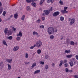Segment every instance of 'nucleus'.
Here are the masks:
<instances>
[{
    "mask_svg": "<svg viewBox=\"0 0 78 78\" xmlns=\"http://www.w3.org/2000/svg\"><path fill=\"white\" fill-rule=\"evenodd\" d=\"M73 56V55H67L66 56V58H71V57H72V56Z\"/></svg>",
    "mask_w": 78,
    "mask_h": 78,
    "instance_id": "a211bd4d",
    "label": "nucleus"
},
{
    "mask_svg": "<svg viewBox=\"0 0 78 78\" xmlns=\"http://www.w3.org/2000/svg\"><path fill=\"white\" fill-rule=\"evenodd\" d=\"M59 3L61 5H64V2L61 0H60L59 1Z\"/></svg>",
    "mask_w": 78,
    "mask_h": 78,
    "instance_id": "5701e85b",
    "label": "nucleus"
},
{
    "mask_svg": "<svg viewBox=\"0 0 78 78\" xmlns=\"http://www.w3.org/2000/svg\"><path fill=\"white\" fill-rule=\"evenodd\" d=\"M45 18L44 17H42V21H44L45 20Z\"/></svg>",
    "mask_w": 78,
    "mask_h": 78,
    "instance_id": "8fccbe9b",
    "label": "nucleus"
},
{
    "mask_svg": "<svg viewBox=\"0 0 78 78\" xmlns=\"http://www.w3.org/2000/svg\"><path fill=\"white\" fill-rule=\"evenodd\" d=\"M76 58L78 60V55H76Z\"/></svg>",
    "mask_w": 78,
    "mask_h": 78,
    "instance_id": "6e6d98bb",
    "label": "nucleus"
},
{
    "mask_svg": "<svg viewBox=\"0 0 78 78\" xmlns=\"http://www.w3.org/2000/svg\"><path fill=\"white\" fill-rule=\"evenodd\" d=\"M26 9L27 10V11H31V8L29 6H27V7Z\"/></svg>",
    "mask_w": 78,
    "mask_h": 78,
    "instance_id": "1a4fd4ad",
    "label": "nucleus"
},
{
    "mask_svg": "<svg viewBox=\"0 0 78 78\" xmlns=\"http://www.w3.org/2000/svg\"><path fill=\"white\" fill-rule=\"evenodd\" d=\"M64 38V37L63 36H62V38H61V40H62Z\"/></svg>",
    "mask_w": 78,
    "mask_h": 78,
    "instance_id": "e2e57ef3",
    "label": "nucleus"
},
{
    "mask_svg": "<svg viewBox=\"0 0 78 78\" xmlns=\"http://www.w3.org/2000/svg\"><path fill=\"white\" fill-rule=\"evenodd\" d=\"M50 11V12L53 10V7H51L49 9V10Z\"/></svg>",
    "mask_w": 78,
    "mask_h": 78,
    "instance_id": "3c124183",
    "label": "nucleus"
},
{
    "mask_svg": "<svg viewBox=\"0 0 78 78\" xmlns=\"http://www.w3.org/2000/svg\"><path fill=\"white\" fill-rule=\"evenodd\" d=\"M20 36V37L22 36V32L20 31L19 33L17 34V36Z\"/></svg>",
    "mask_w": 78,
    "mask_h": 78,
    "instance_id": "9d476101",
    "label": "nucleus"
},
{
    "mask_svg": "<svg viewBox=\"0 0 78 78\" xmlns=\"http://www.w3.org/2000/svg\"><path fill=\"white\" fill-rule=\"evenodd\" d=\"M50 38L51 39H54V36L53 35H51L50 36Z\"/></svg>",
    "mask_w": 78,
    "mask_h": 78,
    "instance_id": "72a5a7b5",
    "label": "nucleus"
},
{
    "mask_svg": "<svg viewBox=\"0 0 78 78\" xmlns=\"http://www.w3.org/2000/svg\"><path fill=\"white\" fill-rule=\"evenodd\" d=\"M33 35H35V34H36V35H37V36H38V33H37L36 31L33 32Z\"/></svg>",
    "mask_w": 78,
    "mask_h": 78,
    "instance_id": "412c9836",
    "label": "nucleus"
},
{
    "mask_svg": "<svg viewBox=\"0 0 78 78\" xmlns=\"http://www.w3.org/2000/svg\"><path fill=\"white\" fill-rule=\"evenodd\" d=\"M45 1V0H41V1L40 2V5H41V4H42Z\"/></svg>",
    "mask_w": 78,
    "mask_h": 78,
    "instance_id": "cd10ccee",
    "label": "nucleus"
},
{
    "mask_svg": "<svg viewBox=\"0 0 78 78\" xmlns=\"http://www.w3.org/2000/svg\"><path fill=\"white\" fill-rule=\"evenodd\" d=\"M8 39L9 40H11L12 39V36H10L8 37Z\"/></svg>",
    "mask_w": 78,
    "mask_h": 78,
    "instance_id": "2f4dec72",
    "label": "nucleus"
},
{
    "mask_svg": "<svg viewBox=\"0 0 78 78\" xmlns=\"http://www.w3.org/2000/svg\"><path fill=\"white\" fill-rule=\"evenodd\" d=\"M19 49V46H16L13 49V50L15 51H16L18 50Z\"/></svg>",
    "mask_w": 78,
    "mask_h": 78,
    "instance_id": "39448f33",
    "label": "nucleus"
},
{
    "mask_svg": "<svg viewBox=\"0 0 78 78\" xmlns=\"http://www.w3.org/2000/svg\"><path fill=\"white\" fill-rule=\"evenodd\" d=\"M6 61L8 62L9 63H11L12 61V59H8L6 60Z\"/></svg>",
    "mask_w": 78,
    "mask_h": 78,
    "instance_id": "9b49d317",
    "label": "nucleus"
},
{
    "mask_svg": "<svg viewBox=\"0 0 78 78\" xmlns=\"http://www.w3.org/2000/svg\"><path fill=\"white\" fill-rule=\"evenodd\" d=\"M69 64H70L71 67H73V61H72L69 62Z\"/></svg>",
    "mask_w": 78,
    "mask_h": 78,
    "instance_id": "f3484780",
    "label": "nucleus"
},
{
    "mask_svg": "<svg viewBox=\"0 0 78 78\" xmlns=\"http://www.w3.org/2000/svg\"><path fill=\"white\" fill-rule=\"evenodd\" d=\"M40 64H41L42 65H44V62L41 61L40 62Z\"/></svg>",
    "mask_w": 78,
    "mask_h": 78,
    "instance_id": "f704fd0d",
    "label": "nucleus"
},
{
    "mask_svg": "<svg viewBox=\"0 0 78 78\" xmlns=\"http://www.w3.org/2000/svg\"><path fill=\"white\" fill-rule=\"evenodd\" d=\"M67 8H68V7H65L64 8V10L65 11H66Z\"/></svg>",
    "mask_w": 78,
    "mask_h": 78,
    "instance_id": "a19ab883",
    "label": "nucleus"
},
{
    "mask_svg": "<svg viewBox=\"0 0 78 78\" xmlns=\"http://www.w3.org/2000/svg\"><path fill=\"white\" fill-rule=\"evenodd\" d=\"M41 53V49H38L37 50V53L38 54H40Z\"/></svg>",
    "mask_w": 78,
    "mask_h": 78,
    "instance_id": "bb28decb",
    "label": "nucleus"
},
{
    "mask_svg": "<svg viewBox=\"0 0 78 78\" xmlns=\"http://www.w3.org/2000/svg\"><path fill=\"white\" fill-rule=\"evenodd\" d=\"M3 64V62L2 61H1L0 62V67H1V66H2Z\"/></svg>",
    "mask_w": 78,
    "mask_h": 78,
    "instance_id": "4c0bfd02",
    "label": "nucleus"
},
{
    "mask_svg": "<svg viewBox=\"0 0 78 78\" xmlns=\"http://www.w3.org/2000/svg\"><path fill=\"white\" fill-rule=\"evenodd\" d=\"M36 66V63L35 62L32 65V66L31 67L30 69H33Z\"/></svg>",
    "mask_w": 78,
    "mask_h": 78,
    "instance_id": "0eeeda50",
    "label": "nucleus"
},
{
    "mask_svg": "<svg viewBox=\"0 0 78 78\" xmlns=\"http://www.w3.org/2000/svg\"><path fill=\"white\" fill-rule=\"evenodd\" d=\"M47 2L48 3H50V2H51V0H48L47 1Z\"/></svg>",
    "mask_w": 78,
    "mask_h": 78,
    "instance_id": "052dcab7",
    "label": "nucleus"
},
{
    "mask_svg": "<svg viewBox=\"0 0 78 78\" xmlns=\"http://www.w3.org/2000/svg\"><path fill=\"white\" fill-rule=\"evenodd\" d=\"M12 16H13V15H12L11 16H10V17H10V19H11V18H12Z\"/></svg>",
    "mask_w": 78,
    "mask_h": 78,
    "instance_id": "680f3d73",
    "label": "nucleus"
},
{
    "mask_svg": "<svg viewBox=\"0 0 78 78\" xmlns=\"http://www.w3.org/2000/svg\"><path fill=\"white\" fill-rule=\"evenodd\" d=\"M14 17L15 19H17L18 17V14L17 13L15 14L14 15Z\"/></svg>",
    "mask_w": 78,
    "mask_h": 78,
    "instance_id": "2eb2a0df",
    "label": "nucleus"
},
{
    "mask_svg": "<svg viewBox=\"0 0 78 78\" xmlns=\"http://www.w3.org/2000/svg\"><path fill=\"white\" fill-rule=\"evenodd\" d=\"M53 2H54V0H51V3H53Z\"/></svg>",
    "mask_w": 78,
    "mask_h": 78,
    "instance_id": "13d9d810",
    "label": "nucleus"
},
{
    "mask_svg": "<svg viewBox=\"0 0 78 78\" xmlns=\"http://www.w3.org/2000/svg\"><path fill=\"white\" fill-rule=\"evenodd\" d=\"M3 11V9H0V14H2V12Z\"/></svg>",
    "mask_w": 78,
    "mask_h": 78,
    "instance_id": "37998d69",
    "label": "nucleus"
},
{
    "mask_svg": "<svg viewBox=\"0 0 78 78\" xmlns=\"http://www.w3.org/2000/svg\"><path fill=\"white\" fill-rule=\"evenodd\" d=\"M31 5L33 6H34V7H36V4L34 2H32L31 3Z\"/></svg>",
    "mask_w": 78,
    "mask_h": 78,
    "instance_id": "4468645a",
    "label": "nucleus"
},
{
    "mask_svg": "<svg viewBox=\"0 0 78 78\" xmlns=\"http://www.w3.org/2000/svg\"><path fill=\"white\" fill-rule=\"evenodd\" d=\"M37 22L38 23H40V22H41V20L40 19L38 20L37 21Z\"/></svg>",
    "mask_w": 78,
    "mask_h": 78,
    "instance_id": "de8ad7c7",
    "label": "nucleus"
},
{
    "mask_svg": "<svg viewBox=\"0 0 78 78\" xmlns=\"http://www.w3.org/2000/svg\"><path fill=\"white\" fill-rule=\"evenodd\" d=\"M69 72H73V71H72V70H69Z\"/></svg>",
    "mask_w": 78,
    "mask_h": 78,
    "instance_id": "774afa93",
    "label": "nucleus"
},
{
    "mask_svg": "<svg viewBox=\"0 0 78 78\" xmlns=\"http://www.w3.org/2000/svg\"><path fill=\"white\" fill-rule=\"evenodd\" d=\"M74 77L75 78H78V76L76 75H74Z\"/></svg>",
    "mask_w": 78,
    "mask_h": 78,
    "instance_id": "ea45409f",
    "label": "nucleus"
},
{
    "mask_svg": "<svg viewBox=\"0 0 78 78\" xmlns=\"http://www.w3.org/2000/svg\"><path fill=\"white\" fill-rule=\"evenodd\" d=\"M36 47V44H35L34 46H31L30 48V49H33L34 48V47Z\"/></svg>",
    "mask_w": 78,
    "mask_h": 78,
    "instance_id": "7c9ffc66",
    "label": "nucleus"
},
{
    "mask_svg": "<svg viewBox=\"0 0 78 78\" xmlns=\"http://www.w3.org/2000/svg\"><path fill=\"white\" fill-rule=\"evenodd\" d=\"M25 17V15H23L22 17L21 20H24V19Z\"/></svg>",
    "mask_w": 78,
    "mask_h": 78,
    "instance_id": "c756f323",
    "label": "nucleus"
},
{
    "mask_svg": "<svg viewBox=\"0 0 78 78\" xmlns=\"http://www.w3.org/2000/svg\"><path fill=\"white\" fill-rule=\"evenodd\" d=\"M69 42H70V39H67L66 41V43L69 44Z\"/></svg>",
    "mask_w": 78,
    "mask_h": 78,
    "instance_id": "a878e982",
    "label": "nucleus"
},
{
    "mask_svg": "<svg viewBox=\"0 0 78 78\" xmlns=\"http://www.w3.org/2000/svg\"><path fill=\"white\" fill-rule=\"evenodd\" d=\"M36 44L37 47L38 48H39V47H41V46H42V42L40 41H38L37 42Z\"/></svg>",
    "mask_w": 78,
    "mask_h": 78,
    "instance_id": "f03ea898",
    "label": "nucleus"
},
{
    "mask_svg": "<svg viewBox=\"0 0 78 78\" xmlns=\"http://www.w3.org/2000/svg\"><path fill=\"white\" fill-rule=\"evenodd\" d=\"M40 72V70H36V71L34 72V74H36V73H39Z\"/></svg>",
    "mask_w": 78,
    "mask_h": 78,
    "instance_id": "aec40b11",
    "label": "nucleus"
},
{
    "mask_svg": "<svg viewBox=\"0 0 78 78\" xmlns=\"http://www.w3.org/2000/svg\"><path fill=\"white\" fill-rule=\"evenodd\" d=\"M40 28H44V25L40 26Z\"/></svg>",
    "mask_w": 78,
    "mask_h": 78,
    "instance_id": "c03bdc74",
    "label": "nucleus"
},
{
    "mask_svg": "<svg viewBox=\"0 0 78 78\" xmlns=\"http://www.w3.org/2000/svg\"><path fill=\"white\" fill-rule=\"evenodd\" d=\"M52 67H55V65H54V63H53L52 64Z\"/></svg>",
    "mask_w": 78,
    "mask_h": 78,
    "instance_id": "338daca9",
    "label": "nucleus"
},
{
    "mask_svg": "<svg viewBox=\"0 0 78 78\" xmlns=\"http://www.w3.org/2000/svg\"><path fill=\"white\" fill-rule=\"evenodd\" d=\"M45 58V59H48V55H46Z\"/></svg>",
    "mask_w": 78,
    "mask_h": 78,
    "instance_id": "a18cd8bd",
    "label": "nucleus"
},
{
    "mask_svg": "<svg viewBox=\"0 0 78 78\" xmlns=\"http://www.w3.org/2000/svg\"><path fill=\"white\" fill-rule=\"evenodd\" d=\"M65 70L66 73H67V72H69V69H67V68H66Z\"/></svg>",
    "mask_w": 78,
    "mask_h": 78,
    "instance_id": "79ce46f5",
    "label": "nucleus"
},
{
    "mask_svg": "<svg viewBox=\"0 0 78 78\" xmlns=\"http://www.w3.org/2000/svg\"><path fill=\"white\" fill-rule=\"evenodd\" d=\"M3 43L4 45H6V46H8V44H6V41H5L4 40L3 41Z\"/></svg>",
    "mask_w": 78,
    "mask_h": 78,
    "instance_id": "4be33fe9",
    "label": "nucleus"
},
{
    "mask_svg": "<svg viewBox=\"0 0 78 78\" xmlns=\"http://www.w3.org/2000/svg\"><path fill=\"white\" fill-rule=\"evenodd\" d=\"M25 64H28L29 63V62H25Z\"/></svg>",
    "mask_w": 78,
    "mask_h": 78,
    "instance_id": "bf43d9fd",
    "label": "nucleus"
},
{
    "mask_svg": "<svg viewBox=\"0 0 78 78\" xmlns=\"http://www.w3.org/2000/svg\"><path fill=\"white\" fill-rule=\"evenodd\" d=\"M45 69L47 70V69H48V65H46L45 66Z\"/></svg>",
    "mask_w": 78,
    "mask_h": 78,
    "instance_id": "473e14b6",
    "label": "nucleus"
},
{
    "mask_svg": "<svg viewBox=\"0 0 78 78\" xmlns=\"http://www.w3.org/2000/svg\"><path fill=\"white\" fill-rule=\"evenodd\" d=\"M65 11L64 10H61V12L62 14H65Z\"/></svg>",
    "mask_w": 78,
    "mask_h": 78,
    "instance_id": "c9c22d12",
    "label": "nucleus"
},
{
    "mask_svg": "<svg viewBox=\"0 0 78 78\" xmlns=\"http://www.w3.org/2000/svg\"><path fill=\"white\" fill-rule=\"evenodd\" d=\"M70 51H71L70 50H66L65 51V53H70Z\"/></svg>",
    "mask_w": 78,
    "mask_h": 78,
    "instance_id": "b1692460",
    "label": "nucleus"
},
{
    "mask_svg": "<svg viewBox=\"0 0 78 78\" xmlns=\"http://www.w3.org/2000/svg\"><path fill=\"white\" fill-rule=\"evenodd\" d=\"M27 3H31V2H34V0H26Z\"/></svg>",
    "mask_w": 78,
    "mask_h": 78,
    "instance_id": "6e6552de",
    "label": "nucleus"
},
{
    "mask_svg": "<svg viewBox=\"0 0 78 78\" xmlns=\"http://www.w3.org/2000/svg\"><path fill=\"white\" fill-rule=\"evenodd\" d=\"M68 66V64H67V63H65V67H67Z\"/></svg>",
    "mask_w": 78,
    "mask_h": 78,
    "instance_id": "49530a36",
    "label": "nucleus"
},
{
    "mask_svg": "<svg viewBox=\"0 0 78 78\" xmlns=\"http://www.w3.org/2000/svg\"><path fill=\"white\" fill-rule=\"evenodd\" d=\"M64 18L62 16H61L60 18V20L61 21H63L64 20Z\"/></svg>",
    "mask_w": 78,
    "mask_h": 78,
    "instance_id": "c85d7f7f",
    "label": "nucleus"
},
{
    "mask_svg": "<svg viewBox=\"0 0 78 78\" xmlns=\"http://www.w3.org/2000/svg\"><path fill=\"white\" fill-rule=\"evenodd\" d=\"M59 14V12L57 11L54 12L53 14V16L54 17H56V16H58Z\"/></svg>",
    "mask_w": 78,
    "mask_h": 78,
    "instance_id": "20e7f679",
    "label": "nucleus"
},
{
    "mask_svg": "<svg viewBox=\"0 0 78 78\" xmlns=\"http://www.w3.org/2000/svg\"><path fill=\"white\" fill-rule=\"evenodd\" d=\"M70 45H74L75 44V42H74L73 41H71L70 42Z\"/></svg>",
    "mask_w": 78,
    "mask_h": 78,
    "instance_id": "dca6fc26",
    "label": "nucleus"
},
{
    "mask_svg": "<svg viewBox=\"0 0 78 78\" xmlns=\"http://www.w3.org/2000/svg\"><path fill=\"white\" fill-rule=\"evenodd\" d=\"M8 28H6L5 29V30H4V33H5V34H7V33H8Z\"/></svg>",
    "mask_w": 78,
    "mask_h": 78,
    "instance_id": "6ab92c4d",
    "label": "nucleus"
},
{
    "mask_svg": "<svg viewBox=\"0 0 78 78\" xmlns=\"http://www.w3.org/2000/svg\"><path fill=\"white\" fill-rule=\"evenodd\" d=\"M75 23V19H72L70 23V25H72L73 23Z\"/></svg>",
    "mask_w": 78,
    "mask_h": 78,
    "instance_id": "423d86ee",
    "label": "nucleus"
},
{
    "mask_svg": "<svg viewBox=\"0 0 78 78\" xmlns=\"http://www.w3.org/2000/svg\"><path fill=\"white\" fill-rule=\"evenodd\" d=\"M10 19H11L10 17H9L8 19H6V21H8L9 20H10Z\"/></svg>",
    "mask_w": 78,
    "mask_h": 78,
    "instance_id": "5fc2aeb1",
    "label": "nucleus"
},
{
    "mask_svg": "<svg viewBox=\"0 0 78 78\" xmlns=\"http://www.w3.org/2000/svg\"><path fill=\"white\" fill-rule=\"evenodd\" d=\"M63 62L62 61L60 62V64H59V66L61 67L62 65V63Z\"/></svg>",
    "mask_w": 78,
    "mask_h": 78,
    "instance_id": "393cba45",
    "label": "nucleus"
},
{
    "mask_svg": "<svg viewBox=\"0 0 78 78\" xmlns=\"http://www.w3.org/2000/svg\"><path fill=\"white\" fill-rule=\"evenodd\" d=\"M12 30H14V31H16V28H14V27H13Z\"/></svg>",
    "mask_w": 78,
    "mask_h": 78,
    "instance_id": "603ef678",
    "label": "nucleus"
},
{
    "mask_svg": "<svg viewBox=\"0 0 78 78\" xmlns=\"http://www.w3.org/2000/svg\"><path fill=\"white\" fill-rule=\"evenodd\" d=\"M8 35H11L12 34V31L11 30H9L8 31Z\"/></svg>",
    "mask_w": 78,
    "mask_h": 78,
    "instance_id": "f8f14e48",
    "label": "nucleus"
},
{
    "mask_svg": "<svg viewBox=\"0 0 78 78\" xmlns=\"http://www.w3.org/2000/svg\"><path fill=\"white\" fill-rule=\"evenodd\" d=\"M17 41H20V37H17L16 38Z\"/></svg>",
    "mask_w": 78,
    "mask_h": 78,
    "instance_id": "58836bf2",
    "label": "nucleus"
},
{
    "mask_svg": "<svg viewBox=\"0 0 78 78\" xmlns=\"http://www.w3.org/2000/svg\"><path fill=\"white\" fill-rule=\"evenodd\" d=\"M25 57L27 58L28 57V54L27 53L26 54Z\"/></svg>",
    "mask_w": 78,
    "mask_h": 78,
    "instance_id": "09e8293b",
    "label": "nucleus"
},
{
    "mask_svg": "<svg viewBox=\"0 0 78 78\" xmlns=\"http://www.w3.org/2000/svg\"><path fill=\"white\" fill-rule=\"evenodd\" d=\"M44 12H45V13H43L42 16H45V15H48L49 13H50V10H44Z\"/></svg>",
    "mask_w": 78,
    "mask_h": 78,
    "instance_id": "7ed1b4c3",
    "label": "nucleus"
},
{
    "mask_svg": "<svg viewBox=\"0 0 78 78\" xmlns=\"http://www.w3.org/2000/svg\"><path fill=\"white\" fill-rule=\"evenodd\" d=\"M2 2H0V6H2Z\"/></svg>",
    "mask_w": 78,
    "mask_h": 78,
    "instance_id": "0e129e2a",
    "label": "nucleus"
},
{
    "mask_svg": "<svg viewBox=\"0 0 78 78\" xmlns=\"http://www.w3.org/2000/svg\"><path fill=\"white\" fill-rule=\"evenodd\" d=\"M67 12H68V11H66V10L65 11V13H67Z\"/></svg>",
    "mask_w": 78,
    "mask_h": 78,
    "instance_id": "69168bd1",
    "label": "nucleus"
},
{
    "mask_svg": "<svg viewBox=\"0 0 78 78\" xmlns=\"http://www.w3.org/2000/svg\"><path fill=\"white\" fill-rule=\"evenodd\" d=\"M73 62H74V64H75V63H76V61H75V60H73Z\"/></svg>",
    "mask_w": 78,
    "mask_h": 78,
    "instance_id": "4d7b16f0",
    "label": "nucleus"
},
{
    "mask_svg": "<svg viewBox=\"0 0 78 78\" xmlns=\"http://www.w3.org/2000/svg\"><path fill=\"white\" fill-rule=\"evenodd\" d=\"M3 16H5V15H6V12L5 11H4L2 14Z\"/></svg>",
    "mask_w": 78,
    "mask_h": 78,
    "instance_id": "e433bc0d",
    "label": "nucleus"
},
{
    "mask_svg": "<svg viewBox=\"0 0 78 78\" xmlns=\"http://www.w3.org/2000/svg\"><path fill=\"white\" fill-rule=\"evenodd\" d=\"M48 32L49 34H51L54 33V28L52 27H49L48 29Z\"/></svg>",
    "mask_w": 78,
    "mask_h": 78,
    "instance_id": "f257e3e1",
    "label": "nucleus"
},
{
    "mask_svg": "<svg viewBox=\"0 0 78 78\" xmlns=\"http://www.w3.org/2000/svg\"><path fill=\"white\" fill-rule=\"evenodd\" d=\"M63 62H64V63H67V61L65 60L63 61Z\"/></svg>",
    "mask_w": 78,
    "mask_h": 78,
    "instance_id": "864d4df0",
    "label": "nucleus"
},
{
    "mask_svg": "<svg viewBox=\"0 0 78 78\" xmlns=\"http://www.w3.org/2000/svg\"><path fill=\"white\" fill-rule=\"evenodd\" d=\"M7 65L8 66V70H11V65H9V64H8Z\"/></svg>",
    "mask_w": 78,
    "mask_h": 78,
    "instance_id": "ddd939ff",
    "label": "nucleus"
}]
</instances>
